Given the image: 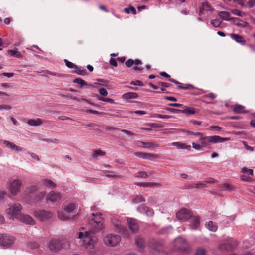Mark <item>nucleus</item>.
<instances>
[{"instance_id":"nucleus-19","label":"nucleus","mask_w":255,"mask_h":255,"mask_svg":"<svg viewBox=\"0 0 255 255\" xmlns=\"http://www.w3.org/2000/svg\"><path fill=\"white\" fill-rule=\"evenodd\" d=\"M138 210L142 213L145 214L147 216H152L154 214L153 210L144 205H140L138 207Z\"/></svg>"},{"instance_id":"nucleus-55","label":"nucleus","mask_w":255,"mask_h":255,"mask_svg":"<svg viewBox=\"0 0 255 255\" xmlns=\"http://www.w3.org/2000/svg\"><path fill=\"white\" fill-rule=\"evenodd\" d=\"M242 172L243 173H247L249 175H253V170L252 169H247L246 167H243L242 169Z\"/></svg>"},{"instance_id":"nucleus-50","label":"nucleus","mask_w":255,"mask_h":255,"mask_svg":"<svg viewBox=\"0 0 255 255\" xmlns=\"http://www.w3.org/2000/svg\"><path fill=\"white\" fill-rule=\"evenodd\" d=\"M144 200H143V198L142 196H140V195L136 196L133 199V202L135 203H139L141 202H142Z\"/></svg>"},{"instance_id":"nucleus-3","label":"nucleus","mask_w":255,"mask_h":255,"mask_svg":"<svg viewBox=\"0 0 255 255\" xmlns=\"http://www.w3.org/2000/svg\"><path fill=\"white\" fill-rule=\"evenodd\" d=\"M22 206L19 203L10 204L8 208L6 210V212L10 216V218L14 220L18 219L21 215Z\"/></svg>"},{"instance_id":"nucleus-60","label":"nucleus","mask_w":255,"mask_h":255,"mask_svg":"<svg viewBox=\"0 0 255 255\" xmlns=\"http://www.w3.org/2000/svg\"><path fill=\"white\" fill-rule=\"evenodd\" d=\"M99 92L100 94L102 96H106L108 95V92H107V90L104 88H100L99 90Z\"/></svg>"},{"instance_id":"nucleus-21","label":"nucleus","mask_w":255,"mask_h":255,"mask_svg":"<svg viewBox=\"0 0 255 255\" xmlns=\"http://www.w3.org/2000/svg\"><path fill=\"white\" fill-rule=\"evenodd\" d=\"M76 208V205L74 203H68L63 206L64 211L67 213H75L74 212Z\"/></svg>"},{"instance_id":"nucleus-43","label":"nucleus","mask_w":255,"mask_h":255,"mask_svg":"<svg viewBox=\"0 0 255 255\" xmlns=\"http://www.w3.org/2000/svg\"><path fill=\"white\" fill-rule=\"evenodd\" d=\"M236 25L241 27H247L249 26V24L247 22L241 21L239 22H235Z\"/></svg>"},{"instance_id":"nucleus-38","label":"nucleus","mask_w":255,"mask_h":255,"mask_svg":"<svg viewBox=\"0 0 255 255\" xmlns=\"http://www.w3.org/2000/svg\"><path fill=\"white\" fill-rule=\"evenodd\" d=\"M124 11L127 13H129L130 12H131L133 14H135L136 13V11L135 8L132 6H130L129 7L125 8L124 9Z\"/></svg>"},{"instance_id":"nucleus-2","label":"nucleus","mask_w":255,"mask_h":255,"mask_svg":"<svg viewBox=\"0 0 255 255\" xmlns=\"http://www.w3.org/2000/svg\"><path fill=\"white\" fill-rule=\"evenodd\" d=\"M229 140L228 138L222 137L218 135L204 136L202 134V135L199 138V141L202 147L210 149L211 143H222Z\"/></svg>"},{"instance_id":"nucleus-11","label":"nucleus","mask_w":255,"mask_h":255,"mask_svg":"<svg viewBox=\"0 0 255 255\" xmlns=\"http://www.w3.org/2000/svg\"><path fill=\"white\" fill-rule=\"evenodd\" d=\"M34 216L40 221H44L51 218L53 214L50 211L44 210H39L34 212Z\"/></svg>"},{"instance_id":"nucleus-40","label":"nucleus","mask_w":255,"mask_h":255,"mask_svg":"<svg viewBox=\"0 0 255 255\" xmlns=\"http://www.w3.org/2000/svg\"><path fill=\"white\" fill-rule=\"evenodd\" d=\"M203 10H206L207 11H211V7L208 4L207 2H203L202 3V9L200 10V12H202V11Z\"/></svg>"},{"instance_id":"nucleus-39","label":"nucleus","mask_w":255,"mask_h":255,"mask_svg":"<svg viewBox=\"0 0 255 255\" xmlns=\"http://www.w3.org/2000/svg\"><path fill=\"white\" fill-rule=\"evenodd\" d=\"M205 184L202 182H198L197 183H193L191 186L192 188H201L205 186Z\"/></svg>"},{"instance_id":"nucleus-6","label":"nucleus","mask_w":255,"mask_h":255,"mask_svg":"<svg viewBox=\"0 0 255 255\" xmlns=\"http://www.w3.org/2000/svg\"><path fill=\"white\" fill-rule=\"evenodd\" d=\"M149 246L152 250L154 255H164L163 246L161 243L155 240H151Z\"/></svg>"},{"instance_id":"nucleus-49","label":"nucleus","mask_w":255,"mask_h":255,"mask_svg":"<svg viewBox=\"0 0 255 255\" xmlns=\"http://www.w3.org/2000/svg\"><path fill=\"white\" fill-rule=\"evenodd\" d=\"M105 155V153L101 150H95L93 153V157L96 158L97 156L101 155L104 156Z\"/></svg>"},{"instance_id":"nucleus-35","label":"nucleus","mask_w":255,"mask_h":255,"mask_svg":"<svg viewBox=\"0 0 255 255\" xmlns=\"http://www.w3.org/2000/svg\"><path fill=\"white\" fill-rule=\"evenodd\" d=\"M218 15L223 20H228L229 19L230 14L227 11H220L218 13Z\"/></svg>"},{"instance_id":"nucleus-13","label":"nucleus","mask_w":255,"mask_h":255,"mask_svg":"<svg viewBox=\"0 0 255 255\" xmlns=\"http://www.w3.org/2000/svg\"><path fill=\"white\" fill-rule=\"evenodd\" d=\"M237 245V242L236 240L231 239L228 242L221 244L219 246V249L222 251L232 250Z\"/></svg>"},{"instance_id":"nucleus-29","label":"nucleus","mask_w":255,"mask_h":255,"mask_svg":"<svg viewBox=\"0 0 255 255\" xmlns=\"http://www.w3.org/2000/svg\"><path fill=\"white\" fill-rule=\"evenodd\" d=\"M181 113L185 114L186 115H193L196 113L195 108L193 107H186L184 109L181 110Z\"/></svg>"},{"instance_id":"nucleus-58","label":"nucleus","mask_w":255,"mask_h":255,"mask_svg":"<svg viewBox=\"0 0 255 255\" xmlns=\"http://www.w3.org/2000/svg\"><path fill=\"white\" fill-rule=\"evenodd\" d=\"M179 88L181 89L187 90V89L193 88L194 86L191 84H188L186 86L179 85Z\"/></svg>"},{"instance_id":"nucleus-25","label":"nucleus","mask_w":255,"mask_h":255,"mask_svg":"<svg viewBox=\"0 0 255 255\" xmlns=\"http://www.w3.org/2000/svg\"><path fill=\"white\" fill-rule=\"evenodd\" d=\"M171 145L176 146L178 149H185L187 150H190L191 146L187 145L185 143H183L180 142H174L171 144Z\"/></svg>"},{"instance_id":"nucleus-64","label":"nucleus","mask_w":255,"mask_h":255,"mask_svg":"<svg viewBox=\"0 0 255 255\" xmlns=\"http://www.w3.org/2000/svg\"><path fill=\"white\" fill-rule=\"evenodd\" d=\"M248 4L250 7H255V0H250Z\"/></svg>"},{"instance_id":"nucleus-30","label":"nucleus","mask_w":255,"mask_h":255,"mask_svg":"<svg viewBox=\"0 0 255 255\" xmlns=\"http://www.w3.org/2000/svg\"><path fill=\"white\" fill-rule=\"evenodd\" d=\"M135 244L137 247L140 249H143L145 247V241L144 239L139 237H136L135 239Z\"/></svg>"},{"instance_id":"nucleus-46","label":"nucleus","mask_w":255,"mask_h":255,"mask_svg":"<svg viewBox=\"0 0 255 255\" xmlns=\"http://www.w3.org/2000/svg\"><path fill=\"white\" fill-rule=\"evenodd\" d=\"M211 23L214 27H219L220 26L221 21L218 19H214L211 21Z\"/></svg>"},{"instance_id":"nucleus-37","label":"nucleus","mask_w":255,"mask_h":255,"mask_svg":"<svg viewBox=\"0 0 255 255\" xmlns=\"http://www.w3.org/2000/svg\"><path fill=\"white\" fill-rule=\"evenodd\" d=\"M134 61V63L136 65V66L133 67V69L135 71H142L143 68L138 66V65H142V63L141 61L139 59H136Z\"/></svg>"},{"instance_id":"nucleus-10","label":"nucleus","mask_w":255,"mask_h":255,"mask_svg":"<svg viewBox=\"0 0 255 255\" xmlns=\"http://www.w3.org/2000/svg\"><path fill=\"white\" fill-rule=\"evenodd\" d=\"M14 242V238L7 234H0V245L4 247L8 248Z\"/></svg>"},{"instance_id":"nucleus-23","label":"nucleus","mask_w":255,"mask_h":255,"mask_svg":"<svg viewBox=\"0 0 255 255\" xmlns=\"http://www.w3.org/2000/svg\"><path fill=\"white\" fill-rule=\"evenodd\" d=\"M134 155L139 158L143 159H150L152 157H156V155H155L141 152H135Z\"/></svg>"},{"instance_id":"nucleus-33","label":"nucleus","mask_w":255,"mask_h":255,"mask_svg":"<svg viewBox=\"0 0 255 255\" xmlns=\"http://www.w3.org/2000/svg\"><path fill=\"white\" fill-rule=\"evenodd\" d=\"M8 53L11 54V56L17 57L18 58H23V55L20 53V52L16 50H8L7 51Z\"/></svg>"},{"instance_id":"nucleus-41","label":"nucleus","mask_w":255,"mask_h":255,"mask_svg":"<svg viewBox=\"0 0 255 255\" xmlns=\"http://www.w3.org/2000/svg\"><path fill=\"white\" fill-rule=\"evenodd\" d=\"M195 255H206V251L203 248H199L197 249Z\"/></svg>"},{"instance_id":"nucleus-1","label":"nucleus","mask_w":255,"mask_h":255,"mask_svg":"<svg viewBox=\"0 0 255 255\" xmlns=\"http://www.w3.org/2000/svg\"><path fill=\"white\" fill-rule=\"evenodd\" d=\"M100 213H92L88 219L89 231H85L84 234L81 232L79 233V238L84 239L83 244L85 247L93 248L97 243L98 239L95 234L104 228V219Z\"/></svg>"},{"instance_id":"nucleus-63","label":"nucleus","mask_w":255,"mask_h":255,"mask_svg":"<svg viewBox=\"0 0 255 255\" xmlns=\"http://www.w3.org/2000/svg\"><path fill=\"white\" fill-rule=\"evenodd\" d=\"M109 63L110 65L115 67H117L118 65L116 60L113 58L110 59Z\"/></svg>"},{"instance_id":"nucleus-34","label":"nucleus","mask_w":255,"mask_h":255,"mask_svg":"<svg viewBox=\"0 0 255 255\" xmlns=\"http://www.w3.org/2000/svg\"><path fill=\"white\" fill-rule=\"evenodd\" d=\"M206 226L208 230L212 232H215L217 229V226L212 221H209Z\"/></svg>"},{"instance_id":"nucleus-8","label":"nucleus","mask_w":255,"mask_h":255,"mask_svg":"<svg viewBox=\"0 0 255 255\" xmlns=\"http://www.w3.org/2000/svg\"><path fill=\"white\" fill-rule=\"evenodd\" d=\"M22 183L20 180L15 179L9 182V190L13 196H16L20 191Z\"/></svg>"},{"instance_id":"nucleus-15","label":"nucleus","mask_w":255,"mask_h":255,"mask_svg":"<svg viewBox=\"0 0 255 255\" xmlns=\"http://www.w3.org/2000/svg\"><path fill=\"white\" fill-rule=\"evenodd\" d=\"M129 228L133 233H135L139 230V225L137 221L134 219H128V220Z\"/></svg>"},{"instance_id":"nucleus-59","label":"nucleus","mask_w":255,"mask_h":255,"mask_svg":"<svg viewBox=\"0 0 255 255\" xmlns=\"http://www.w3.org/2000/svg\"><path fill=\"white\" fill-rule=\"evenodd\" d=\"M11 109V107L9 105H4V104L0 105V110L5 109V110H9Z\"/></svg>"},{"instance_id":"nucleus-9","label":"nucleus","mask_w":255,"mask_h":255,"mask_svg":"<svg viewBox=\"0 0 255 255\" xmlns=\"http://www.w3.org/2000/svg\"><path fill=\"white\" fill-rule=\"evenodd\" d=\"M192 212L187 209L183 208L176 213L177 219L182 222H185L190 219L192 216Z\"/></svg>"},{"instance_id":"nucleus-12","label":"nucleus","mask_w":255,"mask_h":255,"mask_svg":"<svg viewBox=\"0 0 255 255\" xmlns=\"http://www.w3.org/2000/svg\"><path fill=\"white\" fill-rule=\"evenodd\" d=\"M1 144L4 146L9 148L13 151L19 152L23 151V148L16 145L14 143L7 140H3L1 142Z\"/></svg>"},{"instance_id":"nucleus-52","label":"nucleus","mask_w":255,"mask_h":255,"mask_svg":"<svg viewBox=\"0 0 255 255\" xmlns=\"http://www.w3.org/2000/svg\"><path fill=\"white\" fill-rule=\"evenodd\" d=\"M185 132H186L188 135H194V136H199V138L202 135V134H203L201 132H194L191 131H185Z\"/></svg>"},{"instance_id":"nucleus-27","label":"nucleus","mask_w":255,"mask_h":255,"mask_svg":"<svg viewBox=\"0 0 255 255\" xmlns=\"http://www.w3.org/2000/svg\"><path fill=\"white\" fill-rule=\"evenodd\" d=\"M137 93L135 92H129L122 95V98L124 99H135L138 97Z\"/></svg>"},{"instance_id":"nucleus-7","label":"nucleus","mask_w":255,"mask_h":255,"mask_svg":"<svg viewBox=\"0 0 255 255\" xmlns=\"http://www.w3.org/2000/svg\"><path fill=\"white\" fill-rule=\"evenodd\" d=\"M104 242L105 245L110 247L116 246L121 241V238L117 235L110 234L107 235L104 238Z\"/></svg>"},{"instance_id":"nucleus-42","label":"nucleus","mask_w":255,"mask_h":255,"mask_svg":"<svg viewBox=\"0 0 255 255\" xmlns=\"http://www.w3.org/2000/svg\"><path fill=\"white\" fill-rule=\"evenodd\" d=\"M136 184L139 186L149 187L152 185H155V184H156V183H153V182H146V183H137Z\"/></svg>"},{"instance_id":"nucleus-5","label":"nucleus","mask_w":255,"mask_h":255,"mask_svg":"<svg viewBox=\"0 0 255 255\" xmlns=\"http://www.w3.org/2000/svg\"><path fill=\"white\" fill-rule=\"evenodd\" d=\"M175 248L180 250L183 253H188L190 252V247L187 241L182 237L176 239L174 241Z\"/></svg>"},{"instance_id":"nucleus-36","label":"nucleus","mask_w":255,"mask_h":255,"mask_svg":"<svg viewBox=\"0 0 255 255\" xmlns=\"http://www.w3.org/2000/svg\"><path fill=\"white\" fill-rule=\"evenodd\" d=\"M43 182L44 184L48 187L54 188L56 186V184L51 180L45 179Z\"/></svg>"},{"instance_id":"nucleus-26","label":"nucleus","mask_w":255,"mask_h":255,"mask_svg":"<svg viewBox=\"0 0 255 255\" xmlns=\"http://www.w3.org/2000/svg\"><path fill=\"white\" fill-rule=\"evenodd\" d=\"M43 120L40 118H37L35 119H29L27 124L30 126H37L41 125L43 123Z\"/></svg>"},{"instance_id":"nucleus-47","label":"nucleus","mask_w":255,"mask_h":255,"mask_svg":"<svg viewBox=\"0 0 255 255\" xmlns=\"http://www.w3.org/2000/svg\"><path fill=\"white\" fill-rule=\"evenodd\" d=\"M165 110L169 111L173 113H181V110L177 109H174L172 108H169V107H165L164 108Z\"/></svg>"},{"instance_id":"nucleus-53","label":"nucleus","mask_w":255,"mask_h":255,"mask_svg":"<svg viewBox=\"0 0 255 255\" xmlns=\"http://www.w3.org/2000/svg\"><path fill=\"white\" fill-rule=\"evenodd\" d=\"M136 176L137 177H141V178H146L148 177L147 174H146V173L145 172H144V171L138 172L137 173Z\"/></svg>"},{"instance_id":"nucleus-16","label":"nucleus","mask_w":255,"mask_h":255,"mask_svg":"<svg viewBox=\"0 0 255 255\" xmlns=\"http://www.w3.org/2000/svg\"><path fill=\"white\" fill-rule=\"evenodd\" d=\"M77 215V214H76L74 216H71L69 213H67L64 210L60 211L58 212V218L60 220L63 221H66L70 219H74Z\"/></svg>"},{"instance_id":"nucleus-24","label":"nucleus","mask_w":255,"mask_h":255,"mask_svg":"<svg viewBox=\"0 0 255 255\" xmlns=\"http://www.w3.org/2000/svg\"><path fill=\"white\" fill-rule=\"evenodd\" d=\"M233 110L236 113H244L247 111L245 110V107L241 105H234L232 106Z\"/></svg>"},{"instance_id":"nucleus-54","label":"nucleus","mask_w":255,"mask_h":255,"mask_svg":"<svg viewBox=\"0 0 255 255\" xmlns=\"http://www.w3.org/2000/svg\"><path fill=\"white\" fill-rule=\"evenodd\" d=\"M98 99L99 100H101V101H104V102H109L110 103H114V100L111 99V98L100 97V98H98Z\"/></svg>"},{"instance_id":"nucleus-57","label":"nucleus","mask_w":255,"mask_h":255,"mask_svg":"<svg viewBox=\"0 0 255 255\" xmlns=\"http://www.w3.org/2000/svg\"><path fill=\"white\" fill-rule=\"evenodd\" d=\"M130 84L133 85H138V86H144L143 83L140 80H136L135 81H132L130 82Z\"/></svg>"},{"instance_id":"nucleus-44","label":"nucleus","mask_w":255,"mask_h":255,"mask_svg":"<svg viewBox=\"0 0 255 255\" xmlns=\"http://www.w3.org/2000/svg\"><path fill=\"white\" fill-rule=\"evenodd\" d=\"M41 72L45 73V74H49V75H53V76H58V77H61V76H62V74H59V73H55V72H51V71H50L49 70H43Z\"/></svg>"},{"instance_id":"nucleus-48","label":"nucleus","mask_w":255,"mask_h":255,"mask_svg":"<svg viewBox=\"0 0 255 255\" xmlns=\"http://www.w3.org/2000/svg\"><path fill=\"white\" fill-rule=\"evenodd\" d=\"M66 65L69 68L71 69H74L75 67H76V65L74 63L69 61L67 59H65L64 60Z\"/></svg>"},{"instance_id":"nucleus-56","label":"nucleus","mask_w":255,"mask_h":255,"mask_svg":"<svg viewBox=\"0 0 255 255\" xmlns=\"http://www.w3.org/2000/svg\"><path fill=\"white\" fill-rule=\"evenodd\" d=\"M134 63V61L133 59H129L126 61L125 64L128 67H131Z\"/></svg>"},{"instance_id":"nucleus-4","label":"nucleus","mask_w":255,"mask_h":255,"mask_svg":"<svg viewBox=\"0 0 255 255\" xmlns=\"http://www.w3.org/2000/svg\"><path fill=\"white\" fill-rule=\"evenodd\" d=\"M111 222L116 232L121 234L124 238H128L130 237L129 231L122 224L121 221L113 218Z\"/></svg>"},{"instance_id":"nucleus-18","label":"nucleus","mask_w":255,"mask_h":255,"mask_svg":"<svg viewBox=\"0 0 255 255\" xmlns=\"http://www.w3.org/2000/svg\"><path fill=\"white\" fill-rule=\"evenodd\" d=\"M60 198L61 195L59 193L52 191L49 193L46 199L47 201L56 202L59 200Z\"/></svg>"},{"instance_id":"nucleus-32","label":"nucleus","mask_w":255,"mask_h":255,"mask_svg":"<svg viewBox=\"0 0 255 255\" xmlns=\"http://www.w3.org/2000/svg\"><path fill=\"white\" fill-rule=\"evenodd\" d=\"M230 37L234 40H235L237 42L245 44V41L243 40V37L237 34H231Z\"/></svg>"},{"instance_id":"nucleus-51","label":"nucleus","mask_w":255,"mask_h":255,"mask_svg":"<svg viewBox=\"0 0 255 255\" xmlns=\"http://www.w3.org/2000/svg\"><path fill=\"white\" fill-rule=\"evenodd\" d=\"M37 190V187L36 186L33 185L30 186L29 188L27 189V192L28 193L31 194L35 192Z\"/></svg>"},{"instance_id":"nucleus-22","label":"nucleus","mask_w":255,"mask_h":255,"mask_svg":"<svg viewBox=\"0 0 255 255\" xmlns=\"http://www.w3.org/2000/svg\"><path fill=\"white\" fill-rule=\"evenodd\" d=\"M104 128L106 130H119V131H121V132H123L124 133H126V134H127L128 135H129L134 136L135 135L134 133L131 132L130 131H128V130H126V129H120V128H114V127H113L108 126H106Z\"/></svg>"},{"instance_id":"nucleus-31","label":"nucleus","mask_w":255,"mask_h":255,"mask_svg":"<svg viewBox=\"0 0 255 255\" xmlns=\"http://www.w3.org/2000/svg\"><path fill=\"white\" fill-rule=\"evenodd\" d=\"M73 82L75 83H77L80 85V87H82L83 86H89L90 87H94V86L91 84H88L87 82H86L84 80L80 78H77L74 79Z\"/></svg>"},{"instance_id":"nucleus-20","label":"nucleus","mask_w":255,"mask_h":255,"mask_svg":"<svg viewBox=\"0 0 255 255\" xmlns=\"http://www.w3.org/2000/svg\"><path fill=\"white\" fill-rule=\"evenodd\" d=\"M135 144L139 147L143 148H153L158 147V145L152 142H146L141 141H137L135 142Z\"/></svg>"},{"instance_id":"nucleus-62","label":"nucleus","mask_w":255,"mask_h":255,"mask_svg":"<svg viewBox=\"0 0 255 255\" xmlns=\"http://www.w3.org/2000/svg\"><path fill=\"white\" fill-rule=\"evenodd\" d=\"M205 98H208L211 99H214L216 97V95L213 93H210L208 94H206L204 96Z\"/></svg>"},{"instance_id":"nucleus-17","label":"nucleus","mask_w":255,"mask_h":255,"mask_svg":"<svg viewBox=\"0 0 255 255\" xmlns=\"http://www.w3.org/2000/svg\"><path fill=\"white\" fill-rule=\"evenodd\" d=\"M17 219L27 224H35V221L28 215L21 214Z\"/></svg>"},{"instance_id":"nucleus-14","label":"nucleus","mask_w":255,"mask_h":255,"mask_svg":"<svg viewBox=\"0 0 255 255\" xmlns=\"http://www.w3.org/2000/svg\"><path fill=\"white\" fill-rule=\"evenodd\" d=\"M61 248V244L58 240H53L49 242V248L54 252H57L60 250Z\"/></svg>"},{"instance_id":"nucleus-45","label":"nucleus","mask_w":255,"mask_h":255,"mask_svg":"<svg viewBox=\"0 0 255 255\" xmlns=\"http://www.w3.org/2000/svg\"><path fill=\"white\" fill-rule=\"evenodd\" d=\"M153 117L155 118H158L161 119H169L172 117L171 116L161 115L159 114H155Z\"/></svg>"},{"instance_id":"nucleus-61","label":"nucleus","mask_w":255,"mask_h":255,"mask_svg":"<svg viewBox=\"0 0 255 255\" xmlns=\"http://www.w3.org/2000/svg\"><path fill=\"white\" fill-rule=\"evenodd\" d=\"M192 147L195 149L200 150L202 148L201 144L195 143V142L192 143Z\"/></svg>"},{"instance_id":"nucleus-28","label":"nucleus","mask_w":255,"mask_h":255,"mask_svg":"<svg viewBox=\"0 0 255 255\" xmlns=\"http://www.w3.org/2000/svg\"><path fill=\"white\" fill-rule=\"evenodd\" d=\"M200 224V218L199 216H195L193 217L192 223L190 225L191 227L193 229H196Z\"/></svg>"}]
</instances>
